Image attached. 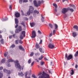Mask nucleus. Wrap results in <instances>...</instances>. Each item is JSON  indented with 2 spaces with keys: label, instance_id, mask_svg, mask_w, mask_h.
Listing matches in <instances>:
<instances>
[{
  "label": "nucleus",
  "instance_id": "obj_1",
  "mask_svg": "<svg viewBox=\"0 0 78 78\" xmlns=\"http://www.w3.org/2000/svg\"><path fill=\"white\" fill-rule=\"evenodd\" d=\"M11 62H14L15 63V67H16L17 69H18L20 71V72L21 71V66L18 63L19 62V61L18 60L14 61V60L12 59H9L7 61V64H8V63H9Z\"/></svg>",
  "mask_w": 78,
  "mask_h": 78
},
{
  "label": "nucleus",
  "instance_id": "obj_7",
  "mask_svg": "<svg viewBox=\"0 0 78 78\" xmlns=\"http://www.w3.org/2000/svg\"><path fill=\"white\" fill-rule=\"evenodd\" d=\"M48 47L49 48H51V49H53L54 48V47H55V46L54 45L52 44H51L50 43L48 45Z\"/></svg>",
  "mask_w": 78,
  "mask_h": 78
},
{
  "label": "nucleus",
  "instance_id": "obj_36",
  "mask_svg": "<svg viewBox=\"0 0 78 78\" xmlns=\"http://www.w3.org/2000/svg\"><path fill=\"white\" fill-rule=\"evenodd\" d=\"M3 70L4 72H5V73H6L7 72V71L8 70H7L6 69H3Z\"/></svg>",
  "mask_w": 78,
  "mask_h": 78
},
{
  "label": "nucleus",
  "instance_id": "obj_50",
  "mask_svg": "<svg viewBox=\"0 0 78 78\" xmlns=\"http://www.w3.org/2000/svg\"><path fill=\"white\" fill-rule=\"evenodd\" d=\"M19 3L20 4H22V0H19Z\"/></svg>",
  "mask_w": 78,
  "mask_h": 78
},
{
  "label": "nucleus",
  "instance_id": "obj_22",
  "mask_svg": "<svg viewBox=\"0 0 78 78\" xmlns=\"http://www.w3.org/2000/svg\"><path fill=\"white\" fill-rule=\"evenodd\" d=\"M73 28L74 29L76 30L77 31L78 30V27L76 25H75L73 26Z\"/></svg>",
  "mask_w": 78,
  "mask_h": 78
},
{
  "label": "nucleus",
  "instance_id": "obj_63",
  "mask_svg": "<svg viewBox=\"0 0 78 78\" xmlns=\"http://www.w3.org/2000/svg\"><path fill=\"white\" fill-rule=\"evenodd\" d=\"M51 36H52V33H51V34L49 35V37H51Z\"/></svg>",
  "mask_w": 78,
  "mask_h": 78
},
{
  "label": "nucleus",
  "instance_id": "obj_34",
  "mask_svg": "<svg viewBox=\"0 0 78 78\" xmlns=\"http://www.w3.org/2000/svg\"><path fill=\"white\" fill-rule=\"evenodd\" d=\"M2 22H4L5 21H6L7 20V19H6V18H5V19L3 18L2 19Z\"/></svg>",
  "mask_w": 78,
  "mask_h": 78
},
{
  "label": "nucleus",
  "instance_id": "obj_48",
  "mask_svg": "<svg viewBox=\"0 0 78 78\" xmlns=\"http://www.w3.org/2000/svg\"><path fill=\"white\" fill-rule=\"evenodd\" d=\"M32 77H33V78H37V77L36 76L34 75V74L32 75Z\"/></svg>",
  "mask_w": 78,
  "mask_h": 78
},
{
  "label": "nucleus",
  "instance_id": "obj_32",
  "mask_svg": "<svg viewBox=\"0 0 78 78\" xmlns=\"http://www.w3.org/2000/svg\"><path fill=\"white\" fill-rule=\"evenodd\" d=\"M49 26L51 28H53V25L51 23H49Z\"/></svg>",
  "mask_w": 78,
  "mask_h": 78
},
{
  "label": "nucleus",
  "instance_id": "obj_41",
  "mask_svg": "<svg viewBox=\"0 0 78 78\" xmlns=\"http://www.w3.org/2000/svg\"><path fill=\"white\" fill-rule=\"evenodd\" d=\"M19 41L20 44H23V41H22V40H20Z\"/></svg>",
  "mask_w": 78,
  "mask_h": 78
},
{
  "label": "nucleus",
  "instance_id": "obj_46",
  "mask_svg": "<svg viewBox=\"0 0 78 78\" xmlns=\"http://www.w3.org/2000/svg\"><path fill=\"white\" fill-rule=\"evenodd\" d=\"M70 11H71V12H73V11H74V10L72 9H68Z\"/></svg>",
  "mask_w": 78,
  "mask_h": 78
},
{
  "label": "nucleus",
  "instance_id": "obj_2",
  "mask_svg": "<svg viewBox=\"0 0 78 78\" xmlns=\"http://www.w3.org/2000/svg\"><path fill=\"white\" fill-rule=\"evenodd\" d=\"M39 78H50V77L49 74L43 72L42 76H40Z\"/></svg>",
  "mask_w": 78,
  "mask_h": 78
},
{
  "label": "nucleus",
  "instance_id": "obj_9",
  "mask_svg": "<svg viewBox=\"0 0 78 78\" xmlns=\"http://www.w3.org/2000/svg\"><path fill=\"white\" fill-rule=\"evenodd\" d=\"M18 75L20 76H24V74H23V73L21 72V73H18Z\"/></svg>",
  "mask_w": 78,
  "mask_h": 78
},
{
  "label": "nucleus",
  "instance_id": "obj_8",
  "mask_svg": "<svg viewBox=\"0 0 78 78\" xmlns=\"http://www.w3.org/2000/svg\"><path fill=\"white\" fill-rule=\"evenodd\" d=\"M15 16L16 17H20V13L18 12H15Z\"/></svg>",
  "mask_w": 78,
  "mask_h": 78
},
{
  "label": "nucleus",
  "instance_id": "obj_31",
  "mask_svg": "<svg viewBox=\"0 0 78 78\" xmlns=\"http://www.w3.org/2000/svg\"><path fill=\"white\" fill-rule=\"evenodd\" d=\"M4 40L3 39H1V42L2 44H3L4 41H3Z\"/></svg>",
  "mask_w": 78,
  "mask_h": 78
},
{
  "label": "nucleus",
  "instance_id": "obj_44",
  "mask_svg": "<svg viewBox=\"0 0 78 78\" xmlns=\"http://www.w3.org/2000/svg\"><path fill=\"white\" fill-rule=\"evenodd\" d=\"M18 42H19V40H16L15 41V43H16V44H18Z\"/></svg>",
  "mask_w": 78,
  "mask_h": 78
},
{
  "label": "nucleus",
  "instance_id": "obj_52",
  "mask_svg": "<svg viewBox=\"0 0 78 78\" xmlns=\"http://www.w3.org/2000/svg\"><path fill=\"white\" fill-rule=\"evenodd\" d=\"M38 33H39V34H42V32H41L40 30H38Z\"/></svg>",
  "mask_w": 78,
  "mask_h": 78
},
{
  "label": "nucleus",
  "instance_id": "obj_49",
  "mask_svg": "<svg viewBox=\"0 0 78 78\" xmlns=\"http://www.w3.org/2000/svg\"><path fill=\"white\" fill-rule=\"evenodd\" d=\"M34 62H32L31 64V66L32 67V66H33V65H34Z\"/></svg>",
  "mask_w": 78,
  "mask_h": 78
},
{
  "label": "nucleus",
  "instance_id": "obj_59",
  "mask_svg": "<svg viewBox=\"0 0 78 78\" xmlns=\"http://www.w3.org/2000/svg\"><path fill=\"white\" fill-rule=\"evenodd\" d=\"M12 35H10L9 36V38L10 39H11V38H12Z\"/></svg>",
  "mask_w": 78,
  "mask_h": 78
},
{
  "label": "nucleus",
  "instance_id": "obj_4",
  "mask_svg": "<svg viewBox=\"0 0 78 78\" xmlns=\"http://www.w3.org/2000/svg\"><path fill=\"white\" fill-rule=\"evenodd\" d=\"M65 58H67V60H70L73 58V55L70 54L67 57V54H65Z\"/></svg>",
  "mask_w": 78,
  "mask_h": 78
},
{
  "label": "nucleus",
  "instance_id": "obj_5",
  "mask_svg": "<svg viewBox=\"0 0 78 78\" xmlns=\"http://www.w3.org/2000/svg\"><path fill=\"white\" fill-rule=\"evenodd\" d=\"M36 36V31L34 30H33L32 31V35L31 37L32 39H33V38H35Z\"/></svg>",
  "mask_w": 78,
  "mask_h": 78
},
{
  "label": "nucleus",
  "instance_id": "obj_64",
  "mask_svg": "<svg viewBox=\"0 0 78 78\" xmlns=\"http://www.w3.org/2000/svg\"><path fill=\"white\" fill-rule=\"evenodd\" d=\"M65 1H67V0H62V2H64Z\"/></svg>",
  "mask_w": 78,
  "mask_h": 78
},
{
  "label": "nucleus",
  "instance_id": "obj_13",
  "mask_svg": "<svg viewBox=\"0 0 78 78\" xmlns=\"http://www.w3.org/2000/svg\"><path fill=\"white\" fill-rule=\"evenodd\" d=\"M15 24H18L19 23V20H18V19L17 18L15 19Z\"/></svg>",
  "mask_w": 78,
  "mask_h": 78
},
{
  "label": "nucleus",
  "instance_id": "obj_14",
  "mask_svg": "<svg viewBox=\"0 0 78 78\" xmlns=\"http://www.w3.org/2000/svg\"><path fill=\"white\" fill-rule=\"evenodd\" d=\"M41 1H38V3L37 4V7H38V6H39L41 5Z\"/></svg>",
  "mask_w": 78,
  "mask_h": 78
},
{
  "label": "nucleus",
  "instance_id": "obj_33",
  "mask_svg": "<svg viewBox=\"0 0 78 78\" xmlns=\"http://www.w3.org/2000/svg\"><path fill=\"white\" fill-rule=\"evenodd\" d=\"M8 55V52H6L5 53H4V56H5V57H6V56L7 55Z\"/></svg>",
  "mask_w": 78,
  "mask_h": 78
},
{
  "label": "nucleus",
  "instance_id": "obj_23",
  "mask_svg": "<svg viewBox=\"0 0 78 78\" xmlns=\"http://www.w3.org/2000/svg\"><path fill=\"white\" fill-rule=\"evenodd\" d=\"M70 72H71V75H73L74 74V70L72 69L71 70Z\"/></svg>",
  "mask_w": 78,
  "mask_h": 78
},
{
  "label": "nucleus",
  "instance_id": "obj_15",
  "mask_svg": "<svg viewBox=\"0 0 78 78\" xmlns=\"http://www.w3.org/2000/svg\"><path fill=\"white\" fill-rule=\"evenodd\" d=\"M30 25L31 27H34L35 26V23H30Z\"/></svg>",
  "mask_w": 78,
  "mask_h": 78
},
{
  "label": "nucleus",
  "instance_id": "obj_11",
  "mask_svg": "<svg viewBox=\"0 0 78 78\" xmlns=\"http://www.w3.org/2000/svg\"><path fill=\"white\" fill-rule=\"evenodd\" d=\"M17 29L18 30L19 32H20V31H21L22 30V27L20 26H19Z\"/></svg>",
  "mask_w": 78,
  "mask_h": 78
},
{
  "label": "nucleus",
  "instance_id": "obj_29",
  "mask_svg": "<svg viewBox=\"0 0 78 78\" xmlns=\"http://www.w3.org/2000/svg\"><path fill=\"white\" fill-rule=\"evenodd\" d=\"M34 13H37V14H39V11L36 10H35L34 11Z\"/></svg>",
  "mask_w": 78,
  "mask_h": 78
},
{
  "label": "nucleus",
  "instance_id": "obj_20",
  "mask_svg": "<svg viewBox=\"0 0 78 78\" xmlns=\"http://www.w3.org/2000/svg\"><path fill=\"white\" fill-rule=\"evenodd\" d=\"M21 24L23 25V27H25V22L22 21L21 23Z\"/></svg>",
  "mask_w": 78,
  "mask_h": 78
},
{
  "label": "nucleus",
  "instance_id": "obj_25",
  "mask_svg": "<svg viewBox=\"0 0 78 78\" xmlns=\"http://www.w3.org/2000/svg\"><path fill=\"white\" fill-rule=\"evenodd\" d=\"M5 58H3V59H2V60H1V62L2 63H4L5 62Z\"/></svg>",
  "mask_w": 78,
  "mask_h": 78
},
{
  "label": "nucleus",
  "instance_id": "obj_45",
  "mask_svg": "<svg viewBox=\"0 0 78 78\" xmlns=\"http://www.w3.org/2000/svg\"><path fill=\"white\" fill-rule=\"evenodd\" d=\"M42 40H41L39 44L41 45V44H42Z\"/></svg>",
  "mask_w": 78,
  "mask_h": 78
},
{
  "label": "nucleus",
  "instance_id": "obj_19",
  "mask_svg": "<svg viewBox=\"0 0 78 78\" xmlns=\"http://www.w3.org/2000/svg\"><path fill=\"white\" fill-rule=\"evenodd\" d=\"M36 48L38 49L40 47V45L37 43H36L35 45Z\"/></svg>",
  "mask_w": 78,
  "mask_h": 78
},
{
  "label": "nucleus",
  "instance_id": "obj_10",
  "mask_svg": "<svg viewBox=\"0 0 78 78\" xmlns=\"http://www.w3.org/2000/svg\"><path fill=\"white\" fill-rule=\"evenodd\" d=\"M21 35L25 37V31H23L21 32Z\"/></svg>",
  "mask_w": 78,
  "mask_h": 78
},
{
  "label": "nucleus",
  "instance_id": "obj_60",
  "mask_svg": "<svg viewBox=\"0 0 78 78\" xmlns=\"http://www.w3.org/2000/svg\"><path fill=\"white\" fill-rule=\"evenodd\" d=\"M44 60H45V61H47L48 60V59H47V58L45 57L44 58Z\"/></svg>",
  "mask_w": 78,
  "mask_h": 78
},
{
  "label": "nucleus",
  "instance_id": "obj_42",
  "mask_svg": "<svg viewBox=\"0 0 78 78\" xmlns=\"http://www.w3.org/2000/svg\"><path fill=\"white\" fill-rule=\"evenodd\" d=\"M31 62V59H29L28 61V64H30Z\"/></svg>",
  "mask_w": 78,
  "mask_h": 78
},
{
  "label": "nucleus",
  "instance_id": "obj_17",
  "mask_svg": "<svg viewBox=\"0 0 78 78\" xmlns=\"http://www.w3.org/2000/svg\"><path fill=\"white\" fill-rule=\"evenodd\" d=\"M39 50L41 52V53H44V51L43 50V49H42V48H39Z\"/></svg>",
  "mask_w": 78,
  "mask_h": 78
},
{
  "label": "nucleus",
  "instance_id": "obj_21",
  "mask_svg": "<svg viewBox=\"0 0 78 78\" xmlns=\"http://www.w3.org/2000/svg\"><path fill=\"white\" fill-rule=\"evenodd\" d=\"M33 3L34 6L36 7H37V2H36V1L34 0L33 2Z\"/></svg>",
  "mask_w": 78,
  "mask_h": 78
},
{
  "label": "nucleus",
  "instance_id": "obj_56",
  "mask_svg": "<svg viewBox=\"0 0 78 78\" xmlns=\"http://www.w3.org/2000/svg\"><path fill=\"white\" fill-rule=\"evenodd\" d=\"M25 19L26 20H28V18L25 17Z\"/></svg>",
  "mask_w": 78,
  "mask_h": 78
},
{
  "label": "nucleus",
  "instance_id": "obj_37",
  "mask_svg": "<svg viewBox=\"0 0 78 78\" xmlns=\"http://www.w3.org/2000/svg\"><path fill=\"white\" fill-rule=\"evenodd\" d=\"M34 55V53L33 52H32L30 54V56L31 57L33 56Z\"/></svg>",
  "mask_w": 78,
  "mask_h": 78
},
{
  "label": "nucleus",
  "instance_id": "obj_3",
  "mask_svg": "<svg viewBox=\"0 0 78 78\" xmlns=\"http://www.w3.org/2000/svg\"><path fill=\"white\" fill-rule=\"evenodd\" d=\"M30 8L29 9V11L27 12V14L28 16H30V13H33L34 10V7L32 6H29Z\"/></svg>",
  "mask_w": 78,
  "mask_h": 78
},
{
  "label": "nucleus",
  "instance_id": "obj_54",
  "mask_svg": "<svg viewBox=\"0 0 78 78\" xmlns=\"http://www.w3.org/2000/svg\"><path fill=\"white\" fill-rule=\"evenodd\" d=\"M55 30H53V34L54 35L55 33Z\"/></svg>",
  "mask_w": 78,
  "mask_h": 78
},
{
  "label": "nucleus",
  "instance_id": "obj_40",
  "mask_svg": "<svg viewBox=\"0 0 78 78\" xmlns=\"http://www.w3.org/2000/svg\"><path fill=\"white\" fill-rule=\"evenodd\" d=\"M41 66H43L44 64V62L42 61L41 62Z\"/></svg>",
  "mask_w": 78,
  "mask_h": 78
},
{
  "label": "nucleus",
  "instance_id": "obj_61",
  "mask_svg": "<svg viewBox=\"0 0 78 78\" xmlns=\"http://www.w3.org/2000/svg\"><path fill=\"white\" fill-rule=\"evenodd\" d=\"M6 65H7L8 67H10V64H9V63L8 64H6Z\"/></svg>",
  "mask_w": 78,
  "mask_h": 78
},
{
  "label": "nucleus",
  "instance_id": "obj_43",
  "mask_svg": "<svg viewBox=\"0 0 78 78\" xmlns=\"http://www.w3.org/2000/svg\"><path fill=\"white\" fill-rule=\"evenodd\" d=\"M23 3H27L28 2V0H23Z\"/></svg>",
  "mask_w": 78,
  "mask_h": 78
},
{
  "label": "nucleus",
  "instance_id": "obj_53",
  "mask_svg": "<svg viewBox=\"0 0 78 78\" xmlns=\"http://www.w3.org/2000/svg\"><path fill=\"white\" fill-rule=\"evenodd\" d=\"M75 68H76V69H77V68H78V65H77L76 64L75 65Z\"/></svg>",
  "mask_w": 78,
  "mask_h": 78
},
{
  "label": "nucleus",
  "instance_id": "obj_35",
  "mask_svg": "<svg viewBox=\"0 0 78 78\" xmlns=\"http://www.w3.org/2000/svg\"><path fill=\"white\" fill-rule=\"evenodd\" d=\"M15 45L13 44H12L10 47V48H13L14 47H15Z\"/></svg>",
  "mask_w": 78,
  "mask_h": 78
},
{
  "label": "nucleus",
  "instance_id": "obj_55",
  "mask_svg": "<svg viewBox=\"0 0 78 78\" xmlns=\"http://www.w3.org/2000/svg\"><path fill=\"white\" fill-rule=\"evenodd\" d=\"M48 72L49 73H51V74H52V73L51 72V71L50 70H48Z\"/></svg>",
  "mask_w": 78,
  "mask_h": 78
},
{
  "label": "nucleus",
  "instance_id": "obj_26",
  "mask_svg": "<svg viewBox=\"0 0 78 78\" xmlns=\"http://www.w3.org/2000/svg\"><path fill=\"white\" fill-rule=\"evenodd\" d=\"M78 56V51H77L74 55V56L75 57H77Z\"/></svg>",
  "mask_w": 78,
  "mask_h": 78
},
{
  "label": "nucleus",
  "instance_id": "obj_62",
  "mask_svg": "<svg viewBox=\"0 0 78 78\" xmlns=\"http://www.w3.org/2000/svg\"><path fill=\"white\" fill-rule=\"evenodd\" d=\"M3 67L2 66L0 67V70H3Z\"/></svg>",
  "mask_w": 78,
  "mask_h": 78
},
{
  "label": "nucleus",
  "instance_id": "obj_27",
  "mask_svg": "<svg viewBox=\"0 0 78 78\" xmlns=\"http://www.w3.org/2000/svg\"><path fill=\"white\" fill-rule=\"evenodd\" d=\"M53 5L54 6H55V9H56V8H58V5H56V4H53Z\"/></svg>",
  "mask_w": 78,
  "mask_h": 78
},
{
  "label": "nucleus",
  "instance_id": "obj_57",
  "mask_svg": "<svg viewBox=\"0 0 78 78\" xmlns=\"http://www.w3.org/2000/svg\"><path fill=\"white\" fill-rule=\"evenodd\" d=\"M15 36H16V34H15L13 35V37L14 38H15Z\"/></svg>",
  "mask_w": 78,
  "mask_h": 78
},
{
  "label": "nucleus",
  "instance_id": "obj_6",
  "mask_svg": "<svg viewBox=\"0 0 78 78\" xmlns=\"http://www.w3.org/2000/svg\"><path fill=\"white\" fill-rule=\"evenodd\" d=\"M68 10H69V9L64 8L62 9V14H66V13L68 11Z\"/></svg>",
  "mask_w": 78,
  "mask_h": 78
},
{
  "label": "nucleus",
  "instance_id": "obj_12",
  "mask_svg": "<svg viewBox=\"0 0 78 78\" xmlns=\"http://www.w3.org/2000/svg\"><path fill=\"white\" fill-rule=\"evenodd\" d=\"M19 48L20 50H21L22 51H24L25 50V49L24 48L22 47V46H19Z\"/></svg>",
  "mask_w": 78,
  "mask_h": 78
},
{
  "label": "nucleus",
  "instance_id": "obj_24",
  "mask_svg": "<svg viewBox=\"0 0 78 78\" xmlns=\"http://www.w3.org/2000/svg\"><path fill=\"white\" fill-rule=\"evenodd\" d=\"M6 73L7 74H11V70H7V73Z\"/></svg>",
  "mask_w": 78,
  "mask_h": 78
},
{
  "label": "nucleus",
  "instance_id": "obj_18",
  "mask_svg": "<svg viewBox=\"0 0 78 78\" xmlns=\"http://www.w3.org/2000/svg\"><path fill=\"white\" fill-rule=\"evenodd\" d=\"M3 73L2 71L0 72V78H2L3 77Z\"/></svg>",
  "mask_w": 78,
  "mask_h": 78
},
{
  "label": "nucleus",
  "instance_id": "obj_38",
  "mask_svg": "<svg viewBox=\"0 0 78 78\" xmlns=\"http://www.w3.org/2000/svg\"><path fill=\"white\" fill-rule=\"evenodd\" d=\"M55 29L56 30V29H57V28H58V25H57V24H55Z\"/></svg>",
  "mask_w": 78,
  "mask_h": 78
},
{
  "label": "nucleus",
  "instance_id": "obj_51",
  "mask_svg": "<svg viewBox=\"0 0 78 78\" xmlns=\"http://www.w3.org/2000/svg\"><path fill=\"white\" fill-rule=\"evenodd\" d=\"M19 26V25L18 24H16V25L15 26V28H17V27Z\"/></svg>",
  "mask_w": 78,
  "mask_h": 78
},
{
  "label": "nucleus",
  "instance_id": "obj_28",
  "mask_svg": "<svg viewBox=\"0 0 78 78\" xmlns=\"http://www.w3.org/2000/svg\"><path fill=\"white\" fill-rule=\"evenodd\" d=\"M41 17H42V18L41 19L42 22H44V19H45V18H44V17L42 16V15H41Z\"/></svg>",
  "mask_w": 78,
  "mask_h": 78
},
{
  "label": "nucleus",
  "instance_id": "obj_58",
  "mask_svg": "<svg viewBox=\"0 0 78 78\" xmlns=\"http://www.w3.org/2000/svg\"><path fill=\"white\" fill-rule=\"evenodd\" d=\"M9 9L10 10H11V9H12V6L11 5H10L9 6Z\"/></svg>",
  "mask_w": 78,
  "mask_h": 78
},
{
  "label": "nucleus",
  "instance_id": "obj_16",
  "mask_svg": "<svg viewBox=\"0 0 78 78\" xmlns=\"http://www.w3.org/2000/svg\"><path fill=\"white\" fill-rule=\"evenodd\" d=\"M73 34V36L74 37H76V36H77V34H76V32H73L72 33Z\"/></svg>",
  "mask_w": 78,
  "mask_h": 78
},
{
  "label": "nucleus",
  "instance_id": "obj_47",
  "mask_svg": "<svg viewBox=\"0 0 78 78\" xmlns=\"http://www.w3.org/2000/svg\"><path fill=\"white\" fill-rule=\"evenodd\" d=\"M23 37H24V36H20V38L21 39H23Z\"/></svg>",
  "mask_w": 78,
  "mask_h": 78
},
{
  "label": "nucleus",
  "instance_id": "obj_30",
  "mask_svg": "<svg viewBox=\"0 0 78 78\" xmlns=\"http://www.w3.org/2000/svg\"><path fill=\"white\" fill-rule=\"evenodd\" d=\"M44 57H43V55H42L41 57H40L38 58L39 61H40V60H42V59H43Z\"/></svg>",
  "mask_w": 78,
  "mask_h": 78
},
{
  "label": "nucleus",
  "instance_id": "obj_39",
  "mask_svg": "<svg viewBox=\"0 0 78 78\" xmlns=\"http://www.w3.org/2000/svg\"><path fill=\"white\" fill-rule=\"evenodd\" d=\"M15 33H19V30H18L17 29L16 30H15Z\"/></svg>",
  "mask_w": 78,
  "mask_h": 78
}]
</instances>
